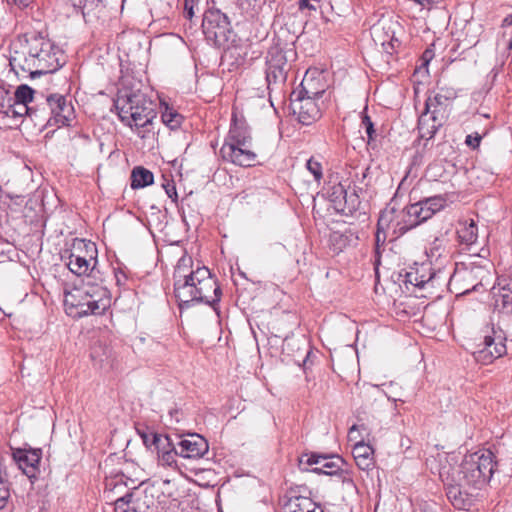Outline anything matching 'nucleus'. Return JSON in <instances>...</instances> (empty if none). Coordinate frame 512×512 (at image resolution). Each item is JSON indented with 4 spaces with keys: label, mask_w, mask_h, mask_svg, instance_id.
<instances>
[{
    "label": "nucleus",
    "mask_w": 512,
    "mask_h": 512,
    "mask_svg": "<svg viewBox=\"0 0 512 512\" xmlns=\"http://www.w3.org/2000/svg\"><path fill=\"white\" fill-rule=\"evenodd\" d=\"M174 295L182 311L193 303L210 305L221 323V286L205 266H193L192 257L183 255L173 273Z\"/></svg>",
    "instance_id": "obj_1"
},
{
    "label": "nucleus",
    "mask_w": 512,
    "mask_h": 512,
    "mask_svg": "<svg viewBox=\"0 0 512 512\" xmlns=\"http://www.w3.org/2000/svg\"><path fill=\"white\" fill-rule=\"evenodd\" d=\"M118 116L129 127H146L156 118L155 103L141 91L121 90L115 100Z\"/></svg>",
    "instance_id": "obj_2"
},
{
    "label": "nucleus",
    "mask_w": 512,
    "mask_h": 512,
    "mask_svg": "<svg viewBox=\"0 0 512 512\" xmlns=\"http://www.w3.org/2000/svg\"><path fill=\"white\" fill-rule=\"evenodd\" d=\"M494 454L490 450H481L466 455L457 468H453L451 473H455L458 481L468 485L473 490H481L490 481L496 462Z\"/></svg>",
    "instance_id": "obj_3"
},
{
    "label": "nucleus",
    "mask_w": 512,
    "mask_h": 512,
    "mask_svg": "<svg viewBox=\"0 0 512 512\" xmlns=\"http://www.w3.org/2000/svg\"><path fill=\"white\" fill-rule=\"evenodd\" d=\"M75 118L74 107L66 96L53 93L37 105L35 121L50 127L70 126Z\"/></svg>",
    "instance_id": "obj_4"
},
{
    "label": "nucleus",
    "mask_w": 512,
    "mask_h": 512,
    "mask_svg": "<svg viewBox=\"0 0 512 512\" xmlns=\"http://www.w3.org/2000/svg\"><path fill=\"white\" fill-rule=\"evenodd\" d=\"M29 48L39 76L54 73L65 63L63 51L50 39L41 35L31 38Z\"/></svg>",
    "instance_id": "obj_5"
},
{
    "label": "nucleus",
    "mask_w": 512,
    "mask_h": 512,
    "mask_svg": "<svg viewBox=\"0 0 512 512\" xmlns=\"http://www.w3.org/2000/svg\"><path fill=\"white\" fill-rule=\"evenodd\" d=\"M310 81L306 78L300 84V89L291 93V109L303 125H310L321 116L316 99L322 97L324 90H311Z\"/></svg>",
    "instance_id": "obj_6"
},
{
    "label": "nucleus",
    "mask_w": 512,
    "mask_h": 512,
    "mask_svg": "<svg viewBox=\"0 0 512 512\" xmlns=\"http://www.w3.org/2000/svg\"><path fill=\"white\" fill-rule=\"evenodd\" d=\"M452 467L442 466L439 476L444 483L446 496L451 504L459 510H469L473 505L477 496L476 491L464 485L462 481H458L455 473H451Z\"/></svg>",
    "instance_id": "obj_7"
},
{
    "label": "nucleus",
    "mask_w": 512,
    "mask_h": 512,
    "mask_svg": "<svg viewBox=\"0 0 512 512\" xmlns=\"http://www.w3.org/2000/svg\"><path fill=\"white\" fill-rule=\"evenodd\" d=\"M97 248L95 243L84 239H74L67 267L77 275L93 274L97 264Z\"/></svg>",
    "instance_id": "obj_8"
},
{
    "label": "nucleus",
    "mask_w": 512,
    "mask_h": 512,
    "mask_svg": "<svg viewBox=\"0 0 512 512\" xmlns=\"http://www.w3.org/2000/svg\"><path fill=\"white\" fill-rule=\"evenodd\" d=\"M505 341L504 331L491 327L477 344V350L473 353L475 360L482 364H489L502 357L507 352Z\"/></svg>",
    "instance_id": "obj_9"
},
{
    "label": "nucleus",
    "mask_w": 512,
    "mask_h": 512,
    "mask_svg": "<svg viewBox=\"0 0 512 512\" xmlns=\"http://www.w3.org/2000/svg\"><path fill=\"white\" fill-rule=\"evenodd\" d=\"M228 139L226 145L247 146L253 143L251 129L243 114V109L234 104L231 111V122L228 131Z\"/></svg>",
    "instance_id": "obj_10"
},
{
    "label": "nucleus",
    "mask_w": 512,
    "mask_h": 512,
    "mask_svg": "<svg viewBox=\"0 0 512 512\" xmlns=\"http://www.w3.org/2000/svg\"><path fill=\"white\" fill-rule=\"evenodd\" d=\"M224 14L219 9L209 8L202 21L206 40L217 48L224 42Z\"/></svg>",
    "instance_id": "obj_11"
},
{
    "label": "nucleus",
    "mask_w": 512,
    "mask_h": 512,
    "mask_svg": "<svg viewBox=\"0 0 512 512\" xmlns=\"http://www.w3.org/2000/svg\"><path fill=\"white\" fill-rule=\"evenodd\" d=\"M179 456L186 459L202 458L209 450L208 442L199 434L192 433L184 437L177 436Z\"/></svg>",
    "instance_id": "obj_12"
},
{
    "label": "nucleus",
    "mask_w": 512,
    "mask_h": 512,
    "mask_svg": "<svg viewBox=\"0 0 512 512\" xmlns=\"http://www.w3.org/2000/svg\"><path fill=\"white\" fill-rule=\"evenodd\" d=\"M288 63L285 54L282 51H275L270 54L267 60L266 80L268 88L271 85L284 84L287 79Z\"/></svg>",
    "instance_id": "obj_13"
},
{
    "label": "nucleus",
    "mask_w": 512,
    "mask_h": 512,
    "mask_svg": "<svg viewBox=\"0 0 512 512\" xmlns=\"http://www.w3.org/2000/svg\"><path fill=\"white\" fill-rule=\"evenodd\" d=\"M8 65L10 72H13L18 79L27 76L31 78L39 76L38 72H36L35 60L32 57L30 48L28 49L27 55L20 51L11 53L8 58Z\"/></svg>",
    "instance_id": "obj_14"
},
{
    "label": "nucleus",
    "mask_w": 512,
    "mask_h": 512,
    "mask_svg": "<svg viewBox=\"0 0 512 512\" xmlns=\"http://www.w3.org/2000/svg\"><path fill=\"white\" fill-rule=\"evenodd\" d=\"M12 456L18 467L27 477L32 478L36 476L42 458L41 449L18 448L13 451Z\"/></svg>",
    "instance_id": "obj_15"
},
{
    "label": "nucleus",
    "mask_w": 512,
    "mask_h": 512,
    "mask_svg": "<svg viewBox=\"0 0 512 512\" xmlns=\"http://www.w3.org/2000/svg\"><path fill=\"white\" fill-rule=\"evenodd\" d=\"M437 273L430 264H421L405 274V284H410L419 289L434 288Z\"/></svg>",
    "instance_id": "obj_16"
},
{
    "label": "nucleus",
    "mask_w": 512,
    "mask_h": 512,
    "mask_svg": "<svg viewBox=\"0 0 512 512\" xmlns=\"http://www.w3.org/2000/svg\"><path fill=\"white\" fill-rule=\"evenodd\" d=\"M422 209L423 207H420L419 202L411 204L407 206L403 210V220L397 221L394 225L395 230H398L400 234L406 233L408 230L415 228L416 226L420 225L424 222L420 217H422Z\"/></svg>",
    "instance_id": "obj_17"
},
{
    "label": "nucleus",
    "mask_w": 512,
    "mask_h": 512,
    "mask_svg": "<svg viewBox=\"0 0 512 512\" xmlns=\"http://www.w3.org/2000/svg\"><path fill=\"white\" fill-rule=\"evenodd\" d=\"M229 157L230 161L241 167H250L254 165L257 155L252 150V144L247 146L229 144Z\"/></svg>",
    "instance_id": "obj_18"
},
{
    "label": "nucleus",
    "mask_w": 512,
    "mask_h": 512,
    "mask_svg": "<svg viewBox=\"0 0 512 512\" xmlns=\"http://www.w3.org/2000/svg\"><path fill=\"white\" fill-rule=\"evenodd\" d=\"M494 306L504 313L512 312V281L492 288Z\"/></svg>",
    "instance_id": "obj_19"
},
{
    "label": "nucleus",
    "mask_w": 512,
    "mask_h": 512,
    "mask_svg": "<svg viewBox=\"0 0 512 512\" xmlns=\"http://www.w3.org/2000/svg\"><path fill=\"white\" fill-rule=\"evenodd\" d=\"M352 455L359 469L368 471L374 466L373 448L370 445L358 442L353 447Z\"/></svg>",
    "instance_id": "obj_20"
},
{
    "label": "nucleus",
    "mask_w": 512,
    "mask_h": 512,
    "mask_svg": "<svg viewBox=\"0 0 512 512\" xmlns=\"http://www.w3.org/2000/svg\"><path fill=\"white\" fill-rule=\"evenodd\" d=\"M449 101H444L443 98L433 95H429L425 101V109L427 112H432L438 118V121L446 120L449 113Z\"/></svg>",
    "instance_id": "obj_21"
},
{
    "label": "nucleus",
    "mask_w": 512,
    "mask_h": 512,
    "mask_svg": "<svg viewBox=\"0 0 512 512\" xmlns=\"http://www.w3.org/2000/svg\"><path fill=\"white\" fill-rule=\"evenodd\" d=\"M344 459L339 455L328 454V459L322 461L320 467H315L312 472L316 474L337 475L344 465Z\"/></svg>",
    "instance_id": "obj_22"
},
{
    "label": "nucleus",
    "mask_w": 512,
    "mask_h": 512,
    "mask_svg": "<svg viewBox=\"0 0 512 512\" xmlns=\"http://www.w3.org/2000/svg\"><path fill=\"white\" fill-rule=\"evenodd\" d=\"M1 108L7 116L17 117L28 115L35 120V110L37 109V106L32 107L26 103L12 100L11 102H8L6 107L2 104Z\"/></svg>",
    "instance_id": "obj_23"
},
{
    "label": "nucleus",
    "mask_w": 512,
    "mask_h": 512,
    "mask_svg": "<svg viewBox=\"0 0 512 512\" xmlns=\"http://www.w3.org/2000/svg\"><path fill=\"white\" fill-rule=\"evenodd\" d=\"M396 213L395 208H386L381 212L378 223H377V232H376V243L379 244L380 241L384 242L386 239L385 230L389 229L391 224L394 222V214Z\"/></svg>",
    "instance_id": "obj_24"
},
{
    "label": "nucleus",
    "mask_w": 512,
    "mask_h": 512,
    "mask_svg": "<svg viewBox=\"0 0 512 512\" xmlns=\"http://www.w3.org/2000/svg\"><path fill=\"white\" fill-rule=\"evenodd\" d=\"M154 176L153 173L142 167L138 166L132 170L131 173V187L133 189L144 188L153 184Z\"/></svg>",
    "instance_id": "obj_25"
},
{
    "label": "nucleus",
    "mask_w": 512,
    "mask_h": 512,
    "mask_svg": "<svg viewBox=\"0 0 512 512\" xmlns=\"http://www.w3.org/2000/svg\"><path fill=\"white\" fill-rule=\"evenodd\" d=\"M286 512H313L316 504L307 497H292L285 505Z\"/></svg>",
    "instance_id": "obj_26"
},
{
    "label": "nucleus",
    "mask_w": 512,
    "mask_h": 512,
    "mask_svg": "<svg viewBox=\"0 0 512 512\" xmlns=\"http://www.w3.org/2000/svg\"><path fill=\"white\" fill-rule=\"evenodd\" d=\"M74 6H78L81 9L85 21L98 18V14L103 8L101 0H77Z\"/></svg>",
    "instance_id": "obj_27"
},
{
    "label": "nucleus",
    "mask_w": 512,
    "mask_h": 512,
    "mask_svg": "<svg viewBox=\"0 0 512 512\" xmlns=\"http://www.w3.org/2000/svg\"><path fill=\"white\" fill-rule=\"evenodd\" d=\"M77 308V314L80 317L90 314L100 315L106 310V304L100 303L95 299H90L85 303L73 304Z\"/></svg>",
    "instance_id": "obj_28"
},
{
    "label": "nucleus",
    "mask_w": 512,
    "mask_h": 512,
    "mask_svg": "<svg viewBox=\"0 0 512 512\" xmlns=\"http://www.w3.org/2000/svg\"><path fill=\"white\" fill-rule=\"evenodd\" d=\"M355 188L362 190L361 186H356ZM361 204L360 198L357 194V190L354 189L352 193L348 194L346 191V197L343 199L342 206L339 208V212L348 216L353 215L356 212Z\"/></svg>",
    "instance_id": "obj_29"
},
{
    "label": "nucleus",
    "mask_w": 512,
    "mask_h": 512,
    "mask_svg": "<svg viewBox=\"0 0 512 512\" xmlns=\"http://www.w3.org/2000/svg\"><path fill=\"white\" fill-rule=\"evenodd\" d=\"M459 241L466 245H472L476 242L478 237V228L476 223L471 220L470 223H465L458 231Z\"/></svg>",
    "instance_id": "obj_30"
},
{
    "label": "nucleus",
    "mask_w": 512,
    "mask_h": 512,
    "mask_svg": "<svg viewBox=\"0 0 512 512\" xmlns=\"http://www.w3.org/2000/svg\"><path fill=\"white\" fill-rule=\"evenodd\" d=\"M9 480L4 467V456L0 451V509L3 508L10 497Z\"/></svg>",
    "instance_id": "obj_31"
},
{
    "label": "nucleus",
    "mask_w": 512,
    "mask_h": 512,
    "mask_svg": "<svg viewBox=\"0 0 512 512\" xmlns=\"http://www.w3.org/2000/svg\"><path fill=\"white\" fill-rule=\"evenodd\" d=\"M152 444L157 454L177 449V443H175L169 435L155 434V436H152Z\"/></svg>",
    "instance_id": "obj_32"
},
{
    "label": "nucleus",
    "mask_w": 512,
    "mask_h": 512,
    "mask_svg": "<svg viewBox=\"0 0 512 512\" xmlns=\"http://www.w3.org/2000/svg\"><path fill=\"white\" fill-rule=\"evenodd\" d=\"M346 187L342 183L331 186L328 190L329 200L333 203V206L337 212L342 206L343 199L346 197Z\"/></svg>",
    "instance_id": "obj_33"
},
{
    "label": "nucleus",
    "mask_w": 512,
    "mask_h": 512,
    "mask_svg": "<svg viewBox=\"0 0 512 512\" xmlns=\"http://www.w3.org/2000/svg\"><path fill=\"white\" fill-rule=\"evenodd\" d=\"M162 122L169 127L170 129H177L180 127L182 122V116L177 113L175 110L166 108L165 111L162 113Z\"/></svg>",
    "instance_id": "obj_34"
},
{
    "label": "nucleus",
    "mask_w": 512,
    "mask_h": 512,
    "mask_svg": "<svg viewBox=\"0 0 512 512\" xmlns=\"http://www.w3.org/2000/svg\"><path fill=\"white\" fill-rule=\"evenodd\" d=\"M34 93H35V91L31 87H29L26 84H22L17 87L14 97L8 98V102H11L12 100H14V101H19V102L28 104L33 100Z\"/></svg>",
    "instance_id": "obj_35"
},
{
    "label": "nucleus",
    "mask_w": 512,
    "mask_h": 512,
    "mask_svg": "<svg viewBox=\"0 0 512 512\" xmlns=\"http://www.w3.org/2000/svg\"><path fill=\"white\" fill-rule=\"evenodd\" d=\"M111 351L107 347H103L102 345H95L91 350V358L99 363L103 364L108 361L110 357Z\"/></svg>",
    "instance_id": "obj_36"
},
{
    "label": "nucleus",
    "mask_w": 512,
    "mask_h": 512,
    "mask_svg": "<svg viewBox=\"0 0 512 512\" xmlns=\"http://www.w3.org/2000/svg\"><path fill=\"white\" fill-rule=\"evenodd\" d=\"M425 117H419L418 120V130L421 138H425L426 140H430L434 137L437 132V126H429L425 124Z\"/></svg>",
    "instance_id": "obj_37"
},
{
    "label": "nucleus",
    "mask_w": 512,
    "mask_h": 512,
    "mask_svg": "<svg viewBox=\"0 0 512 512\" xmlns=\"http://www.w3.org/2000/svg\"><path fill=\"white\" fill-rule=\"evenodd\" d=\"M425 205H427L433 214L442 210L446 205V199L441 195H436L423 199Z\"/></svg>",
    "instance_id": "obj_38"
},
{
    "label": "nucleus",
    "mask_w": 512,
    "mask_h": 512,
    "mask_svg": "<svg viewBox=\"0 0 512 512\" xmlns=\"http://www.w3.org/2000/svg\"><path fill=\"white\" fill-rule=\"evenodd\" d=\"M367 106L364 108V111L361 113V125L365 129V132L368 137V142L374 140L375 137V129L374 124L371 118L367 115Z\"/></svg>",
    "instance_id": "obj_39"
},
{
    "label": "nucleus",
    "mask_w": 512,
    "mask_h": 512,
    "mask_svg": "<svg viewBox=\"0 0 512 512\" xmlns=\"http://www.w3.org/2000/svg\"><path fill=\"white\" fill-rule=\"evenodd\" d=\"M158 455V460L161 465L172 466L176 463V457L179 456L178 448L173 451H164Z\"/></svg>",
    "instance_id": "obj_40"
},
{
    "label": "nucleus",
    "mask_w": 512,
    "mask_h": 512,
    "mask_svg": "<svg viewBox=\"0 0 512 512\" xmlns=\"http://www.w3.org/2000/svg\"><path fill=\"white\" fill-rule=\"evenodd\" d=\"M306 167L308 171L314 176L316 181L321 180L323 174L322 165L320 162L316 161L314 158H310L306 163Z\"/></svg>",
    "instance_id": "obj_41"
},
{
    "label": "nucleus",
    "mask_w": 512,
    "mask_h": 512,
    "mask_svg": "<svg viewBox=\"0 0 512 512\" xmlns=\"http://www.w3.org/2000/svg\"><path fill=\"white\" fill-rule=\"evenodd\" d=\"M433 93L443 98L444 101H449L450 103L457 97L455 89L451 87H438L437 91H434Z\"/></svg>",
    "instance_id": "obj_42"
},
{
    "label": "nucleus",
    "mask_w": 512,
    "mask_h": 512,
    "mask_svg": "<svg viewBox=\"0 0 512 512\" xmlns=\"http://www.w3.org/2000/svg\"><path fill=\"white\" fill-rule=\"evenodd\" d=\"M330 242L334 246V251H341L347 244V238L339 232H333L330 235Z\"/></svg>",
    "instance_id": "obj_43"
},
{
    "label": "nucleus",
    "mask_w": 512,
    "mask_h": 512,
    "mask_svg": "<svg viewBox=\"0 0 512 512\" xmlns=\"http://www.w3.org/2000/svg\"><path fill=\"white\" fill-rule=\"evenodd\" d=\"M132 496V493H127L123 497L118 498L114 504L115 512H127V509H129V503L132 499Z\"/></svg>",
    "instance_id": "obj_44"
},
{
    "label": "nucleus",
    "mask_w": 512,
    "mask_h": 512,
    "mask_svg": "<svg viewBox=\"0 0 512 512\" xmlns=\"http://www.w3.org/2000/svg\"><path fill=\"white\" fill-rule=\"evenodd\" d=\"M420 117H425L426 121L425 124H428L429 126H437V131L440 127L443 126L446 120L438 121V118H436V115L432 112H427L426 109L424 112L420 115Z\"/></svg>",
    "instance_id": "obj_45"
},
{
    "label": "nucleus",
    "mask_w": 512,
    "mask_h": 512,
    "mask_svg": "<svg viewBox=\"0 0 512 512\" xmlns=\"http://www.w3.org/2000/svg\"><path fill=\"white\" fill-rule=\"evenodd\" d=\"M399 45H400L399 40L394 38L393 36L391 37V39L388 42H385V41L382 42V47H383L384 51L389 55H392L394 52H396V49L399 47Z\"/></svg>",
    "instance_id": "obj_46"
},
{
    "label": "nucleus",
    "mask_w": 512,
    "mask_h": 512,
    "mask_svg": "<svg viewBox=\"0 0 512 512\" xmlns=\"http://www.w3.org/2000/svg\"><path fill=\"white\" fill-rule=\"evenodd\" d=\"M321 0H299L298 9L304 11L305 9L316 11L318 4Z\"/></svg>",
    "instance_id": "obj_47"
},
{
    "label": "nucleus",
    "mask_w": 512,
    "mask_h": 512,
    "mask_svg": "<svg viewBox=\"0 0 512 512\" xmlns=\"http://www.w3.org/2000/svg\"><path fill=\"white\" fill-rule=\"evenodd\" d=\"M328 459V454H316L312 453L307 456L306 464L309 466L321 464L322 461Z\"/></svg>",
    "instance_id": "obj_48"
},
{
    "label": "nucleus",
    "mask_w": 512,
    "mask_h": 512,
    "mask_svg": "<svg viewBox=\"0 0 512 512\" xmlns=\"http://www.w3.org/2000/svg\"><path fill=\"white\" fill-rule=\"evenodd\" d=\"M137 431H138V434L140 435V437L142 438L144 445L147 448L154 447V445L152 444V436H155L156 433L145 431V430H140V429H137Z\"/></svg>",
    "instance_id": "obj_49"
},
{
    "label": "nucleus",
    "mask_w": 512,
    "mask_h": 512,
    "mask_svg": "<svg viewBox=\"0 0 512 512\" xmlns=\"http://www.w3.org/2000/svg\"><path fill=\"white\" fill-rule=\"evenodd\" d=\"M199 0H196L198 2ZM194 4L195 0H184V17L192 19L194 16Z\"/></svg>",
    "instance_id": "obj_50"
},
{
    "label": "nucleus",
    "mask_w": 512,
    "mask_h": 512,
    "mask_svg": "<svg viewBox=\"0 0 512 512\" xmlns=\"http://www.w3.org/2000/svg\"><path fill=\"white\" fill-rule=\"evenodd\" d=\"M337 475L341 477L344 486L347 488H356V485L353 479L349 476L348 471L341 469Z\"/></svg>",
    "instance_id": "obj_51"
},
{
    "label": "nucleus",
    "mask_w": 512,
    "mask_h": 512,
    "mask_svg": "<svg viewBox=\"0 0 512 512\" xmlns=\"http://www.w3.org/2000/svg\"><path fill=\"white\" fill-rule=\"evenodd\" d=\"M481 139H482L481 135L478 133H475L474 135H467L465 143L469 147L476 149L477 147H479Z\"/></svg>",
    "instance_id": "obj_52"
},
{
    "label": "nucleus",
    "mask_w": 512,
    "mask_h": 512,
    "mask_svg": "<svg viewBox=\"0 0 512 512\" xmlns=\"http://www.w3.org/2000/svg\"><path fill=\"white\" fill-rule=\"evenodd\" d=\"M418 202H419V204H420V207H423L422 212H421L422 217H420V218H421L422 220H424V222H425V221H427L428 219H430L434 214H433V212L431 211V209H430L427 205H425V202H424L423 200H420V201H418Z\"/></svg>",
    "instance_id": "obj_53"
},
{
    "label": "nucleus",
    "mask_w": 512,
    "mask_h": 512,
    "mask_svg": "<svg viewBox=\"0 0 512 512\" xmlns=\"http://www.w3.org/2000/svg\"><path fill=\"white\" fill-rule=\"evenodd\" d=\"M33 0H6L9 5H15L20 9L26 8Z\"/></svg>",
    "instance_id": "obj_54"
},
{
    "label": "nucleus",
    "mask_w": 512,
    "mask_h": 512,
    "mask_svg": "<svg viewBox=\"0 0 512 512\" xmlns=\"http://www.w3.org/2000/svg\"><path fill=\"white\" fill-rule=\"evenodd\" d=\"M503 27L505 29L510 28L511 29V38L508 41V48H512V18L506 17L503 21Z\"/></svg>",
    "instance_id": "obj_55"
},
{
    "label": "nucleus",
    "mask_w": 512,
    "mask_h": 512,
    "mask_svg": "<svg viewBox=\"0 0 512 512\" xmlns=\"http://www.w3.org/2000/svg\"><path fill=\"white\" fill-rule=\"evenodd\" d=\"M434 57V52L431 48H427L422 55V60L425 64H428Z\"/></svg>",
    "instance_id": "obj_56"
},
{
    "label": "nucleus",
    "mask_w": 512,
    "mask_h": 512,
    "mask_svg": "<svg viewBox=\"0 0 512 512\" xmlns=\"http://www.w3.org/2000/svg\"><path fill=\"white\" fill-rule=\"evenodd\" d=\"M127 512H140V505H139L138 501H135L132 498L129 503V509H127Z\"/></svg>",
    "instance_id": "obj_57"
},
{
    "label": "nucleus",
    "mask_w": 512,
    "mask_h": 512,
    "mask_svg": "<svg viewBox=\"0 0 512 512\" xmlns=\"http://www.w3.org/2000/svg\"><path fill=\"white\" fill-rule=\"evenodd\" d=\"M418 4H420L422 7L430 8L434 3L438 2L439 0H415Z\"/></svg>",
    "instance_id": "obj_58"
},
{
    "label": "nucleus",
    "mask_w": 512,
    "mask_h": 512,
    "mask_svg": "<svg viewBox=\"0 0 512 512\" xmlns=\"http://www.w3.org/2000/svg\"><path fill=\"white\" fill-rule=\"evenodd\" d=\"M165 189H166V193H167V195H168L170 198H172V197H173V195L177 196L176 189H175V187H174V186H171V185H169V184H168V185L165 187Z\"/></svg>",
    "instance_id": "obj_59"
},
{
    "label": "nucleus",
    "mask_w": 512,
    "mask_h": 512,
    "mask_svg": "<svg viewBox=\"0 0 512 512\" xmlns=\"http://www.w3.org/2000/svg\"><path fill=\"white\" fill-rule=\"evenodd\" d=\"M368 172H369V168H366L365 170L362 171L361 178L358 179V182L360 184H364L365 186H367V184L364 183V180L367 177Z\"/></svg>",
    "instance_id": "obj_60"
},
{
    "label": "nucleus",
    "mask_w": 512,
    "mask_h": 512,
    "mask_svg": "<svg viewBox=\"0 0 512 512\" xmlns=\"http://www.w3.org/2000/svg\"><path fill=\"white\" fill-rule=\"evenodd\" d=\"M216 503H217V507H218V512H223L222 511V506H221V499H220L219 495L217 497Z\"/></svg>",
    "instance_id": "obj_61"
},
{
    "label": "nucleus",
    "mask_w": 512,
    "mask_h": 512,
    "mask_svg": "<svg viewBox=\"0 0 512 512\" xmlns=\"http://www.w3.org/2000/svg\"><path fill=\"white\" fill-rule=\"evenodd\" d=\"M491 74L493 75L492 80L494 81V80H495V78H496V77H497V75H498V68H496V67H495V68H493V69L491 70Z\"/></svg>",
    "instance_id": "obj_62"
},
{
    "label": "nucleus",
    "mask_w": 512,
    "mask_h": 512,
    "mask_svg": "<svg viewBox=\"0 0 512 512\" xmlns=\"http://www.w3.org/2000/svg\"><path fill=\"white\" fill-rule=\"evenodd\" d=\"M309 354H310V352H309V351H307V353H306V355H305V358L303 359V365H304V366L306 365V363H307V361H308Z\"/></svg>",
    "instance_id": "obj_63"
},
{
    "label": "nucleus",
    "mask_w": 512,
    "mask_h": 512,
    "mask_svg": "<svg viewBox=\"0 0 512 512\" xmlns=\"http://www.w3.org/2000/svg\"><path fill=\"white\" fill-rule=\"evenodd\" d=\"M479 286H482V284L481 283H477V284L473 285L471 290L477 291Z\"/></svg>",
    "instance_id": "obj_64"
}]
</instances>
